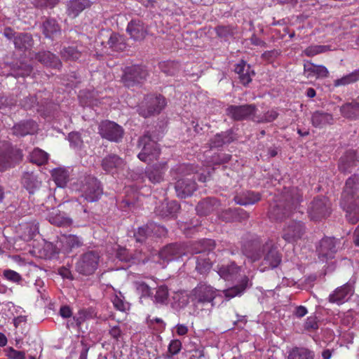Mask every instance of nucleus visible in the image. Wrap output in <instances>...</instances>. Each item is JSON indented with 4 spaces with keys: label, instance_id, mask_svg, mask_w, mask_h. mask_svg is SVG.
I'll return each instance as SVG.
<instances>
[{
    "label": "nucleus",
    "instance_id": "1",
    "mask_svg": "<svg viewBox=\"0 0 359 359\" xmlns=\"http://www.w3.org/2000/svg\"><path fill=\"white\" fill-rule=\"evenodd\" d=\"M243 254L252 262L263 258L260 264V271L276 268L281 262V256L271 241L264 243L259 239L245 243L243 246Z\"/></svg>",
    "mask_w": 359,
    "mask_h": 359
},
{
    "label": "nucleus",
    "instance_id": "2",
    "mask_svg": "<svg viewBox=\"0 0 359 359\" xmlns=\"http://www.w3.org/2000/svg\"><path fill=\"white\" fill-rule=\"evenodd\" d=\"M302 194L297 187L284 188L271 205L269 212L271 219L282 221L299 210Z\"/></svg>",
    "mask_w": 359,
    "mask_h": 359
},
{
    "label": "nucleus",
    "instance_id": "3",
    "mask_svg": "<svg viewBox=\"0 0 359 359\" xmlns=\"http://www.w3.org/2000/svg\"><path fill=\"white\" fill-rule=\"evenodd\" d=\"M340 205L346 211L348 222L355 224L359 221V175H353L346 182L341 193Z\"/></svg>",
    "mask_w": 359,
    "mask_h": 359
},
{
    "label": "nucleus",
    "instance_id": "4",
    "mask_svg": "<svg viewBox=\"0 0 359 359\" xmlns=\"http://www.w3.org/2000/svg\"><path fill=\"white\" fill-rule=\"evenodd\" d=\"M171 174L177 180L175 189L177 197L185 198L196 190V183L191 175L194 168L189 165L182 164L171 169Z\"/></svg>",
    "mask_w": 359,
    "mask_h": 359
},
{
    "label": "nucleus",
    "instance_id": "5",
    "mask_svg": "<svg viewBox=\"0 0 359 359\" xmlns=\"http://www.w3.org/2000/svg\"><path fill=\"white\" fill-rule=\"evenodd\" d=\"M215 242L212 239H202L193 244L191 252L197 255L196 259V270L200 274H206L212 269L215 255L213 250Z\"/></svg>",
    "mask_w": 359,
    "mask_h": 359
},
{
    "label": "nucleus",
    "instance_id": "6",
    "mask_svg": "<svg viewBox=\"0 0 359 359\" xmlns=\"http://www.w3.org/2000/svg\"><path fill=\"white\" fill-rule=\"evenodd\" d=\"M217 290L205 283H200L194 287L190 294L191 301L194 302L196 315L205 312L210 315L215 306L214 300L217 297Z\"/></svg>",
    "mask_w": 359,
    "mask_h": 359
},
{
    "label": "nucleus",
    "instance_id": "7",
    "mask_svg": "<svg viewBox=\"0 0 359 359\" xmlns=\"http://www.w3.org/2000/svg\"><path fill=\"white\" fill-rule=\"evenodd\" d=\"M22 151L7 141H0V172L15 166L22 160Z\"/></svg>",
    "mask_w": 359,
    "mask_h": 359
},
{
    "label": "nucleus",
    "instance_id": "8",
    "mask_svg": "<svg viewBox=\"0 0 359 359\" xmlns=\"http://www.w3.org/2000/svg\"><path fill=\"white\" fill-rule=\"evenodd\" d=\"M100 256L95 250L87 251L80 255L76 263V271L80 274L89 276L97 270Z\"/></svg>",
    "mask_w": 359,
    "mask_h": 359
},
{
    "label": "nucleus",
    "instance_id": "9",
    "mask_svg": "<svg viewBox=\"0 0 359 359\" xmlns=\"http://www.w3.org/2000/svg\"><path fill=\"white\" fill-rule=\"evenodd\" d=\"M165 98L161 95H148L139 107V114L144 118L158 114L166 106Z\"/></svg>",
    "mask_w": 359,
    "mask_h": 359
},
{
    "label": "nucleus",
    "instance_id": "10",
    "mask_svg": "<svg viewBox=\"0 0 359 359\" xmlns=\"http://www.w3.org/2000/svg\"><path fill=\"white\" fill-rule=\"evenodd\" d=\"M138 145L142 147V151L137 156L140 161L150 163L158 158L159 147L148 133L140 138Z\"/></svg>",
    "mask_w": 359,
    "mask_h": 359
},
{
    "label": "nucleus",
    "instance_id": "11",
    "mask_svg": "<svg viewBox=\"0 0 359 359\" xmlns=\"http://www.w3.org/2000/svg\"><path fill=\"white\" fill-rule=\"evenodd\" d=\"M80 190L81 196L88 202L97 201L102 194L100 182L91 175L83 178Z\"/></svg>",
    "mask_w": 359,
    "mask_h": 359
},
{
    "label": "nucleus",
    "instance_id": "12",
    "mask_svg": "<svg viewBox=\"0 0 359 359\" xmlns=\"http://www.w3.org/2000/svg\"><path fill=\"white\" fill-rule=\"evenodd\" d=\"M257 108L254 104L229 105L226 109V114L232 120L241 121L252 120L255 121Z\"/></svg>",
    "mask_w": 359,
    "mask_h": 359
},
{
    "label": "nucleus",
    "instance_id": "13",
    "mask_svg": "<svg viewBox=\"0 0 359 359\" xmlns=\"http://www.w3.org/2000/svg\"><path fill=\"white\" fill-rule=\"evenodd\" d=\"M98 133L102 138L118 142L123 136V130L115 122L106 120L101 121L99 124Z\"/></svg>",
    "mask_w": 359,
    "mask_h": 359
},
{
    "label": "nucleus",
    "instance_id": "14",
    "mask_svg": "<svg viewBox=\"0 0 359 359\" xmlns=\"http://www.w3.org/2000/svg\"><path fill=\"white\" fill-rule=\"evenodd\" d=\"M306 232V227L300 221L292 220L287 222L282 231V238L287 243H295L301 239Z\"/></svg>",
    "mask_w": 359,
    "mask_h": 359
},
{
    "label": "nucleus",
    "instance_id": "15",
    "mask_svg": "<svg viewBox=\"0 0 359 359\" xmlns=\"http://www.w3.org/2000/svg\"><path fill=\"white\" fill-rule=\"evenodd\" d=\"M340 241L334 238L325 237L321 239L317 248L318 258L322 262H326L334 257L339 248Z\"/></svg>",
    "mask_w": 359,
    "mask_h": 359
},
{
    "label": "nucleus",
    "instance_id": "16",
    "mask_svg": "<svg viewBox=\"0 0 359 359\" xmlns=\"http://www.w3.org/2000/svg\"><path fill=\"white\" fill-rule=\"evenodd\" d=\"M330 213V202L326 197L315 198L311 203L309 214L311 219L319 220Z\"/></svg>",
    "mask_w": 359,
    "mask_h": 359
},
{
    "label": "nucleus",
    "instance_id": "17",
    "mask_svg": "<svg viewBox=\"0 0 359 359\" xmlns=\"http://www.w3.org/2000/svg\"><path fill=\"white\" fill-rule=\"evenodd\" d=\"M147 76V69L140 65H133L126 67L122 81L127 87H131L141 83Z\"/></svg>",
    "mask_w": 359,
    "mask_h": 359
},
{
    "label": "nucleus",
    "instance_id": "18",
    "mask_svg": "<svg viewBox=\"0 0 359 359\" xmlns=\"http://www.w3.org/2000/svg\"><path fill=\"white\" fill-rule=\"evenodd\" d=\"M180 209V205L177 201L165 200L156 207L155 213L163 218H174L177 216Z\"/></svg>",
    "mask_w": 359,
    "mask_h": 359
},
{
    "label": "nucleus",
    "instance_id": "19",
    "mask_svg": "<svg viewBox=\"0 0 359 359\" xmlns=\"http://www.w3.org/2000/svg\"><path fill=\"white\" fill-rule=\"evenodd\" d=\"M353 294V288L351 284L346 283L337 287L329 296V301L338 305L343 304L347 302Z\"/></svg>",
    "mask_w": 359,
    "mask_h": 359
},
{
    "label": "nucleus",
    "instance_id": "20",
    "mask_svg": "<svg viewBox=\"0 0 359 359\" xmlns=\"http://www.w3.org/2000/svg\"><path fill=\"white\" fill-rule=\"evenodd\" d=\"M164 231V228L158 226L156 224L149 223L138 228V229L134 233V237L135 238L137 242L143 243L147 238L151 236L152 235H157L158 232L160 233H163Z\"/></svg>",
    "mask_w": 359,
    "mask_h": 359
},
{
    "label": "nucleus",
    "instance_id": "21",
    "mask_svg": "<svg viewBox=\"0 0 359 359\" xmlns=\"http://www.w3.org/2000/svg\"><path fill=\"white\" fill-rule=\"evenodd\" d=\"M126 32L135 41H142L147 35V28L140 20H131L127 26Z\"/></svg>",
    "mask_w": 359,
    "mask_h": 359
},
{
    "label": "nucleus",
    "instance_id": "22",
    "mask_svg": "<svg viewBox=\"0 0 359 359\" xmlns=\"http://www.w3.org/2000/svg\"><path fill=\"white\" fill-rule=\"evenodd\" d=\"M38 130L37 123L32 120L22 121L12 128L13 134L17 137L33 135Z\"/></svg>",
    "mask_w": 359,
    "mask_h": 359
},
{
    "label": "nucleus",
    "instance_id": "23",
    "mask_svg": "<svg viewBox=\"0 0 359 359\" xmlns=\"http://www.w3.org/2000/svg\"><path fill=\"white\" fill-rule=\"evenodd\" d=\"M311 122L313 127L321 129L327 126L332 125L334 123V119L332 114L317 110L312 113Z\"/></svg>",
    "mask_w": 359,
    "mask_h": 359
},
{
    "label": "nucleus",
    "instance_id": "24",
    "mask_svg": "<svg viewBox=\"0 0 359 359\" xmlns=\"http://www.w3.org/2000/svg\"><path fill=\"white\" fill-rule=\"evenodd\" d=\"M123 160L116 154H111L102 158L101 166L107 173H114L118 170L123 168Z\"/></svg>",
    "mask_w": 359,
    "mask_h": 359
},
{
    "label": "nucleus",
    "instance_id": "25",
    "mask_svg": "<svg viewBox=\"0 0 359 359\" xmlns=\"http://www.w3.org/2000/svg\"><path fill=\"white\" fill-rule=\"evenodd\" d=\"M167 170L166 163H158L146 168L145 175L149 180L154 183H160L163 180V176Z\"/></svg>",
    "mask_w": 359,
    "mask_h": 359
},
{
    "label": "nucleus",
    "instance_id": "26",
    "mask_svg": "<svg viewBox=\"0 0 359 359\" xmlns=\"http://www.w3.org/2000/svg\"><path fill=\"white\" fill-rule=\"evenodd\" d=\"M184 254L182 247L177 243H174L163 248L159 253V256L164 261L170 262L182 257Z\"/></svg>",
    "mask_w": 359,
    "mask_h": 359
},
{
    "label": "nucleus",
    "instance_id": "27",
    "mask_svg": "<svg viewBox=\"0 0 359 359\" xmlns=\"http://www.w3.org/2000/svg\"><path fill=\"white\" fill-rule=\"evenodd\" d=\"M359 154V150L357 151H348L346 153L345 155L341 156L339 163V169L341 172H350L352 168L355 166V160L359 161V157L358 155Z\"/></svg>",
    "mask_w": 359,
    "mask_h": 359
},
{
    "label": "nucleus",
    "instance_id": "28",
    "mask_svg": "<svg viewBox=\"0 0 359 359\" xmlns=\"http://www.w3.org/2000/svg\"><path fill=\"white\" fill-rule=\"evenodd\" d=\"M234 72L239 75L241 83L245 86L252 81L251 76L255 74L250 66L243 60L235 65Z\"/></svg>",
    "mask_w": 359,
    "mask_h": 359
},
{
    "label": "nucleus",
    "instance_id": "29",
    "mask_svg": "<svg viewBox=\"0 0 359 359\" xmlns=\"http://www.w3.org/2000/svg\"><path fill=\"white\" fill-rule=\"evenodd\" d=\"M260 200L261 194L251 191H243L233 198L235 203L241 205H253Z\"/></svg>",
    "mask_w": 359,
    "mask_h": 359
},
{
    "label": "nucleus",
    "instance_id": "30",
    "mask_svg": "<svg viewBox=\"0 0 359 359\" xmlns=\"http://www.w3.org/2000/svg\"><path fill=\"white\" fill-rule=\"evenodd\" d=\"M36 59L43 65L52 68L60 69L62 67L60 59L49 51L38 53L36 55Z\"/></svg>",
    "mask_w": 359,
    "mask_h": 359
},
{
    "label": "nucleus",
    "instance_id": "31",
    "mask_svg": "<svg viewBox=\"0 0 359 359\" xmlns=\"http://www.w3.org/2000/svg\"><path fill=\"white\" fill-rule=\"evenodd\" d=\"M48 222L57 226L67 227L72 225V219L67 217L65 212L55 210L48 215Z\"/></svg>",
    "mask_w": 359,
    "mask_h": 359
},
{
    "label": "nucleus",
    "instance_id": "32",
    "mask_svg": "<svg viewBox=\"0 0 359 359\" xmlns=\"http://www.w3.org/2000/svg\"><path fill=\"white\" fill-rule=\"evenodd\" d=\"M91 2L89 0H72L67 4V15L72 18L77 17L84 9L89 8Z\"/></svg>",
    "mask_w": 359,
    "mask_h": 359
},
{
    "label": "nucleus",
    "instance_id": "33",
    "mask_svg": "<svg viewBox=\"0 0 359 359\" xmlns=\"http://www.w3.org/2000/svg\"><path fill=\"white\" fill-rule=\"evenodd\" d=\"M250 285L249 278L245 276L238 285L224 290V296L228 299L241 296Z\"/></svg>",
    "mask_w": 359,
    "mask_h": 359
},
{
    "label": "nucleus",
    "instance_id": "34",
    "mask_svg": "<svg viewBox=\"0 0 359 359\" xmlns=\"http://www.w3.org/2000/svg\"><path fill=\"white\" fill-rule=\"evenodd\" d=\"M219 203L215 198H206L198 203L196 210L198 215H207L217 210Z\"/></svg>",
    "mask_w": 359,
    "mask_h": 359
},
{
    "label": "nucleus",
    "instance_id": "35",
    "mask_svg": "<svg viewBox=\"0 0 359 359\" xmlns=\"http://www.w3.org/2000/svg\"><path fill=\"white\" fill-rule=\"evenodd\" d=\"M241 271V268L234 262L222 265L218 268L217 273L219 276L226 280L235 279Z\"/></svg>",
    "mask_w": 359,
    "mask_h": 359
},
{
    "label": "nucleus",
    "instance_id": "36",
    "mask_svg": "<svg viewBox=\"0 0 359 359\" xmlns=\"http://www.w3.org/2000/svg\"><path fill=\"white\" fill-rule=\"evenodd\" d=\"M313 351L304 346H294L289 352L287 359H314Z\"/></svg>",
    "mask_w": 359,
    "mask_h": 359
},
{
    "label": "nucleus",
    "instance_id": "37",
    "mask_svg": "<svg viewBox=\"0 0 359 359\" xmlns=\"http://www.w3.org/2000/svg\"><path fill=\"white\" fill-rule=\"evenodd\" d=\"M34 41L31 34L28 33H18L14 37V45L15 48L21 50H26L32 48Z\"/></svg>",
    "mask_w": 359,
    "mask_h": 359
},
{
    "label": "nucleus",
    "instance_id": "38",
    "mask_svg": "<svg viewBox=\"0 0 359 359\" xmlns=\"http://www.w3.org/2000/svg\"><path fill=\"white\" fill-rule=\"evenodd\" d=\"M233 141L232 132L226 130L220 133L216 134L210 142V148H219L226 144H229Z\"/></svg>",
    "mask_w": 359,
    "mask_h": 359
},
{
    "label": "nucleus",
    "instance_id": "39",
    "mask_svg": "<svg viewBox=\"0 0 359 359\" xmlns=\"http://www.w3.org/2000/svg\"><path fill=\"white\" fill-rule=\"evenodd\" d=\"M22 183L30 194H33L41 186V182L37 180L34 172H25L22 178Z\"/></svg>",
    "mask_w": 359,
    "mask_h": 359
},
{
    "label": "nucleus",
    "instance_id": "40",
    "mask_svg": "<svg viewBox=\"0 0 359 359\" xmlns=\"http://www.w3.org/2000/svg\"><path fill=\"white\" fill-rule=\"evenodd\" d=\"M43 34L48 38H53L60 32V27L55 19H47L42 24Z\"/></svg>",
    "mask_w": 359,
    "mask_h": 359
},
{
    "label": "nucleus",
    "instance_id": "41",
    "mask_svg": "<svg viewBox=\"0 0 359 359\" xmlns=\"http://www.w3.org/2000/svg\"><path fill=\"white\" fill-rule=\"evenodd\" d=\"M340 111L344 117L348 118L354 119L359 117V98L358 102L355 101L341 106Z\"/></svg>",
    "mask_w": 359,
    "mask_h": 359
},
{
    "label": "nucleus",
    "instance_id": "42",
    "mask_svg": "<svg viewBox=\"0 0 359 359\" xmlns=\"http://www.w3.org/2000/svg\"><path fill=\"white\" fill-rule=\"evenodd\" d=\"M92 316L91 311L87 309L80 310L78 313L74 316L72 320L68 321L67 327H80L84 321L92 318Z\"/></svg>",
    "mask_w": 359,
    "mask_h": 359
},
{
    "label": "nucleus",
    "instance_id": "43",
    "mask_svg": "<svg viewBox=\"0 0 359 359\" xmlns=\"http://www.w3.org/2000/svg\"><path fill=\"white\" fill-rule=\"evenodd\" d=\"M107 43L109 47L114 51L123 50L126 47L123 38L116 33L111 34Z\"/></svg>",
    "mask_w": 359,
    "mask_h": 359
},
{
    "label": "nucleus",
    "instance_id": "44",
    "mask_svg": "<svg viewBox=\"0 0 359 359\" xmlns=\"http://www.w3.org/2000/svg\"><path fill=\"white\" fill-rule=\"evenodd\" d=\"M359 81V69L334 81V86H346Z\"/></svg>",
    "mask_w": 359,
    "mask_h": 359
},
{
    "label": "nucleus",
    "instance_id": "45",
    "mask_svg": "<svg viewBox=\"0 0 359 359\" xmlns=\"http://www.w3.org/2000/svg\"><path fill=\"white\" fill-rule=\"evenodd\" d=\"M29 160L38 165L45 164L48 161V154L39 148H35L29 155Z\"/></svg>",
    "mask_w": 359,
    "mask_h": 359
},
{
    "label": "nucleus",
    "instance_id": "46",
    "mask_svg": "<svg viewBox=\"0 0 359 359\" xmlns=\"http://www.w3.org/2000/svg\"><path fill=\"white\" fill-rule=\"evenodd\" d=\"M12 75L15 77H24L29 76L32 72V67L25 62H20L19 65L16 64L12 68Z\"/></svg>",
    "mask_w": 359,
    "mask_h": 359
},
{
    "label": "nucleus",
    "instance_id": "47",
    "mask_svg": "<svg viewBox=\"0 0 359 359\" xmlns=\"http://www.w3.org/2000/svg\"><path fill=\"white\" fill-rule=\"evenodd\" d=\"M53 177L58 187H63L68 181L69 175L65 170L58 168L53 170Z\"/></svg>",
    "mask_w": 359,
    "mask_h": 359
},
{
    "label": "nucleus",
    "instance_id": "48",
    "mask_svg": "<svg viewBox=\"0 0 359 359\" xmlns=\"http://www.w3.org/2000/svg\"><path fill=\"white\" fill-rule=\"evenodd\" d=\"M154 302L157 304H164L167 303L168 298V290L165 285H161L156 288L154 296Z\"/></svg>",
    "mask_w": 359,
    "mask_h": 359
},
{
    "label": "nucleus",
    "instance_id": "49",
    "mask_svg": "<svg viewBox=\"0 0 359 359\" xmlns=\"http://www.w3.org/2000/svg\"><path fill=\"white\" fill-rule=\"evenodd\" d=\"M62 57L69 60H76L81 57V52L76 48L69 46L61 50Z\"/></svg>",
    "mask_w": 359,
    "mask_h": 359
},
{
    "label": "nucleus",
    "instance_id": "50",
    "mask_svg": "<svg viewBox=\"0 0 359 359\" xmlns=\"http://www.w3.org/2000/svg\"><path fill=\"white\" fill-rule=\"evenodd\" d=\"M160 68L167 75H174L179 69V64L175 61H167L160 63Z\"/></svg>",
    "mask_w": 359,
    "mask_h": 359
},
{
    "label": "nucleus",
    "instance_id": "51",
    "mask_svg": "<svg viewBox=\"0 0 359 359\" xmlns=\"http://www.w3.org/2000/svg\"><path fill=\"white\" fill-rule=\"evenodd\" d=\"M330 50V46H325V45H313L310 46L308 48H306L304 50V53L309 56H314L317 54L325 53Z\"/></svg>",
    "mask_w": 359,
    "mask_h": 359
},
{
    "label": "nucleus",
    "instance_id": "52",
    "mask_svg": "<svg viewBox=\"0 0 359 359\" xmlns=\"http://www.w3.org/2000/svg\"><path fill=\"white\" fill-rule=\"evenodd\" d=\"M278 116V113L275 109H271L266 111L262 116H256L255 121L257 123H270L276 120Z\"/></svg>",
    "mask_w": 359,
    "mask_h": 359
},
{
    "label": "nucleus",
    "instance_id": "53",
    "mask_svg": "<svg viewBox=\"0 0 359 359\" xmlns=\"http://www.w3.org/2000/svg\"><path fill=\"white\" fill-rule=\"evenodd\" d=\"M182 349V342L179 339H172L170 341L168 353L165 355L167 358H171L174 355L177 354Z\"/></svg>",
    "mask_w": 359,
    "mask_h": 359
},
{
    "label": "nucleus",
    "instance_id": "54",
    "mask_svg": "<svg viewBox=\"0 0 359 359\" xmlns=\"http://www.w3.org/2000/svg\"><path fill=\"white\" fill-rule=\"evenodd\" d=\"M17 100L14 97L0 95V110L6 111L11 109L16 104Z\"/></svg>",
    "mask_w": 359,
    "mask_h": 359
},
{
    "label": "nucleus",
    "instance_id": "55",
    "mask_svg": "<svg viewBox=\"0 0 359 359\" xmlns=\"http://www.w3.org/2000/svg\"><path fill=\"white\" fill-rule=\"evenodd\" d=\"M65 243L70 248H78L83 245V240L76 235L70 234L66 236Z\"/></svg>",
    "mask_w": 359,
    "mask_h": 359
},
{
    "label": "nucleus",
    "instance_id": "56",
    "mask_svg": "<svg viewBox=\"0 0 359 359\" xmlns=\"http://www.w3.org/2000/svg\"><path fill=\"white\" fill-rule=\"evenodd\" d=\"M318 329V323L316 316H311L306 318L304 323V330L306 332H313Z\"/></svg>",
    "mask_w": 359,
    "mask_h": 359
},
{
    "label": "nucleus",
    "instance_id": "57",
    "mask_svg": "<svg viewBox=\"0 0 359 359\" xmlns=\"http://www.w3.org/2000/svg\"><path fill=\"white\" fill-rule=\"evenodd\" d=\"M3 276L6 280L15 283H18L22 280L21 276L16 271L11 269L4 270Z\"/></svg>",
    "mask_w": 359,
    "mask_h": 359
},
{
    "label": "nucleus",
    "instance_id": "58",
    "mask_svg": "<svg viewBox=\"0 0 359 359\" xmlns=\"http://www.w3.org/2000/svg\"><path fill=\"white\" fill-rule=\"evenodd\" d=\"M114 306L120 311H126L128 309V304L121 296L115 295L112 299Z\"/></svg>",
    "mask_w": 359,
    "mask_h": 359
},
{
    "label": "nucleus",
    "instance_id": "59",
    "mask_svg": "<svg viewBox=\"0 0 359 359\" xmlns=\"http://www.w3.org/2000/svg\"><path fill=\"white\" fill-rule=\"evenodd\" d=\"M68 139L71 145L74 147H81L83 142L80 134L76 132L70 133Z\"/></svg>",
    "mask_w": 359,
    "mask_h": 359
},
{
    "label": "nucleus",
    "instance_id": "60",
    "mask_svg": "<svg viewBox=\"0 0 359 359\" xmlns=\"http://www.w3.org/2000/svg\"><path fill=\"white\" fill-rule=\"evenodd\" d=\"M249 218V213L243 208L234 209V221H245Z\"/></svg>",
    "mask_w": 359,
    "mask_h": 359
},
{
    "label": "nucleus",
    "instance_id": "61",
    "mask_svg": "<svg viewBox=\"0 0 359 359\" xmlns=\"http://www.w3.org/2000/svg\"><path fill=\"white\" fill-rule=\"evenodd\" d=\"M7 356L9 359H25V353L10 348L7 352Z\"/></svg>",
    "mask_w": 359,
    "mask_h": 359
},
{
    "label": "nucleus",
    "instance_id": "62",
    "mask_svg": "<svg viewBox=\"0 0 359 359\" xmlns=\"http://www.w3.org/2000/svg\"><path fill=\"white\" fill-rule=\"evenodd\" d=\"M137 288L144 297H150L153 294L151 287L144 282L138 283Z\"/></svg>",
    "mask_w": 359,
    "mask_h": 359
},
{
    "label": "nucleus",
    "instance_id": "63",
    "mask_svg": "<svg viewBox=\"0 0 359 359\" xmlns=\"http://www.w3.org/2000/svg\"><path fill=\"white\" fill-rule=\"evenodd\" d=\"M37 104V100L36 96H30L25 97L22 102V107L26 109H30L34 107Z\"/></svg>",
    "mask_w": 359,
    "mask_h": 359
},
{
    "label": "nucleus",
    "instance_id": "64",
    "mask_svg": "<svg viewBox=\"0 0 359 359\" xmlns=\"http://www.w3.org/2000/svg\"><path fill=\"white\" fill-rule=\"evenodd\" d=\"M219 217L225 222H233L234 221V209H228L222 211Z\"/></svg>",
    "mask_w": 359,
    "mask_h": 359
}]
</instances>
